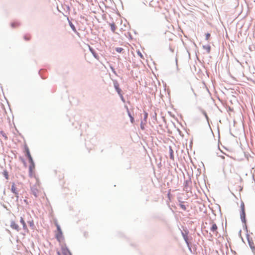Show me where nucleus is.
Here are the masks:
<instances>
[{"mask_svg": "<svg viewBox=\"0 0 255 255\" xmlns=\"http://www.w3.org/2000/svg\"><path fill=\"white\" fill-rule=\"evenodd\" d=\"M2 174L6 179H8V173L6 170L3 171Z\"/></svg>", "mask_w": 255, "mask_h": 255, "instance_id": "16", "label": "nucleus"}, {"mask_svg": "<svg viewBox=\"0 0 255 255\" xmlns=\"http://www.w3.org/2000/svg\"><path fill=\"white\" fill-rule=\"evenodd\" d=\"M129 116L130 117L131 122L132 123H133V118L132 117H131V116L130 115V114H129Z\"/></svg>", "mask_w": 255, "mask_h": 255, "instance_id": "30", "label": "nucleus"}, {"mask_svg": "<svg viewBox=\"0 0 255 255\" xmlns=\"http://www.w3.org/2000/svg\"><path fill=\"white\" fill-rule=\"evenodd\" d=\"M28 223H29V225L31 227H33L34 226V223H33V221H29Z\"/></svg>", "mask_w": 255, "mask_h": 255, "instance_id": "29", "label": "nucleus"}, {"mask_svg": "<svg viewBox=\"0 0 255 255\" xmlns=\"http://www.w3.org/2000/svg\"><path fill=\"white\" fill-rule=\"evenodd\" d=\"M137 54L141 58L144 59L143 55H142L141 52H140L139 51H137Z\"/></svg>", "mask_w": 255, "mask_h": 255, "instance_id": "25", "label": "nucleus"}, {"mask_svg": "<svg viewBox=\"0 0 255 255\" xmlns=\"http://www.w3.org/2000/svg\"><path fill=\"white\" fill-rule=\"evenodd\" d=\"M173 152L172 149L170 148V157L172 159H174V156H173Z\"/></svg>", "mask_w": 255, "mask_h": 255, "instance_id": "23", "label": "nucleus"}, {"mask_svg": "<svg viewBox=\"0 0 255 255\" xmlns=\"http://www.w3.org/2000/svg\"><path fill=\"white\" fill-rule=\"evenodd\" d=\"M28 160H29V162L30 163V164H34V161H33L32 157L29 158Z\"/></svg>", "mask_w": 255, "mask_h": 255, "instance_id": "27", "label": "nucleus"}, {"mask_svg": "<svg viewBox=\"0 0 255 255\" xmlns=\"http://www.w3.org/2000/svg\"><path fill=\"white\" fill-rule=\"evenodd\" d=\"M245 217H246L245 211H241V219L242 221L244 222H246Z\"/></svg>", "mask_w": 255, "mask_h": 255, "instance_id": "12", "label": "nucleus"}, {"mask_svg": "<svg viewBox=\"0 0 255 255\" xmlns=\"http://www.w3.org/2000/svg\"><path fill=\"white\" fill-rule=\"evenodd\" d=\"M180 207H181V208L182 209H183V210H186V206L183 204L182 202H181L180 204Z\"/></svg>", "mask_w": 255, "mask_h": 255, "instance_id": "19", "label": "nucleus"}, {"mask_svg": "<svg viewBox=\"0 0 255 255\" xmlns=\"http://www.w3.org/2000/svg\"><path fill=\"white\" fill-rule=\"evenodd\" d=\"M62 253L63 255H72L69 250L65 245H63L61 247Z\"/></svg>", "mask_w": 255, "mask_h": 255, "instance_id": "3", "label": "nucleus"}, {"mask_svg": "<svg viewBox=\"0 0 255 255\" xmlns=\"http://www.w3.org/2000/svg\"><path fill=\"white\" fill-rule=\"evenodd\" d=\"M147 116V113H145V117L146 118Z\"/></svg>", "mask_w": 255, "mask_h": 255, "instance_id": "32", "label": "nucleus"}, {"mask_svg": "<svg viewBox=\"0 0 255 255\" xmlns=\"http://www.w3.org/2000/svg\"><path fill=\"white\" fill-rule=\"evenodd\" d=\"M55 225L57 228V231L55 232V236L58 242H60L63 240V235L62 230L57 222H55Z\"/></svg>", "mask_w": 255, "mask_h": 255, "instance_id": "2", "label": "nucleus"}, {"mask_svg": "<svg viewBox=\"0 0 255 255\" xmlns=\"http://www.w3.org/2000/svg\"><path fill=\"white\" fill-rule=\"evenodd\" d=\"M11 191L14 193V194H17V192H16V187L15 186V184L14 183L12 184V186H11Z\"/></svg>", "mask_w": 255, "mask_h": 255, "instance_id": "15", "label": "nucleus"}, {"mask_svg": "<svg viewBox=\"0 0 255 255\" xmlns=\"http://www.w3.org/2000/svg\"><path fill=\"white\" fill-rule=\"evenodd\" d=\"M24 151L26 154V156L28 157V158L32 157L30 154L29 148L26 145H25L24 146Z\"/></svg>", "mask_w": 255, "mask_h": 255, "instance_id": "8", "label": "nucleus"}, {"mask_svg": "<svg viewBox=\"0 0 255 255\" xmlns=\"http://www.w3.org/2000/svg\"><path fill=\"white\" fill-rule=\"evenodd\" d=\"M57 254L58 255H61V253H60L59 251L57 252Z\"/></svg>", "mask_w": 255, "mask_h": 255, "instance_id": "31", "label": "nucleus"}, {"mask_svg": "<svg viewBox=\"0 0 255 255\" xmlns=\"http://www.w3.org/2000/svg\"><path fill=\"white\" fill-rule=\"evenodd\" d=\"M34 169H35V164H30L29 166V176L30 177H33L34 176Z\"/></svg>", "mask_w": 255, "mask_h": 255, "instance_id": "4", "label": "nucleus"}, {"mask_svg": "<svg viewBox=\"0 0 255 255\" xmlns=\"http://www.w3.org/2000/svg\"><path fill=\"white\" fill-rule=\"evenodd\" d=\"M90 51H91V52L92 53V54H93L94 56L97 58V59H99L98 58V56H97V55L96 54V53L95 52V51H94L93 49H92V48H91V47H90Z\"/></svg>", "mask_w": 255, "mask_h": 255, "instance_id": "18", "label": "nucleus"}, {"mask_svg": "<svg viewBox=\"0 0 255 255\" xmlns=\"http://www.w3.org/2000/svg\"><path fill=\"white\" fill-rule=\"evenodd\" d=\"M19 25H20V23L18 21H13V22H12L10 24L11 27L12 28L17 27L18 26H19Z\"/></svg>", "mask_w": 255, "mask_h": 255, "instance_id": "10", "label": "nucleus"}, {"mask_svg": "<svg viewBox=\"0 0 255 255\" xmlns=\"http://www.w3.org/2000/svg\"><path fill=\"white\" fill-rule=\"evenodd\" d=\"M203 48H204L205 49L207 50V51H208V52H210V50H211V47H210V46H209V45H207V46H203Z\"/></svg>", "mask_w": 255, "mask_h": 255, "instance_id": "20", "label": "nucleus"}, {"mask_svg": "<svg viewBox=\"0 0 255 255\" xmlns=\"http://www.w3.org/2000/svg\"><path fill=\"white\" fill-rule=\"evenodd\" d=\"M114 87L119 95H121V90L119 88V84L116 82L114 84Z\"/></svg>", "mask_w": 255, "mask_h": 255, "instance_id": "11", "label": "nucleus"}, {"mask_svg": "<svg viewBox=\"0 0 255 255\" xmlns=\"http://www.w3.org/2000/svg\"><path fill=\"white\" fill-rule=\"evenodd\" d=\"M217 226L216 225V224L213 223L212 224V226H211V231L214 233L215 234V235H217V233H218V232H217Z\"/></svg>", "mask_w": 255, "mask_h": 255, "instance_id": "5", "label": "nucleus"}, {"mask_svg": "<svg viewBox=\"0 0 255 255\" xmlns=\"http://www.w3.org/2000/svg\"><path fill=\"white\" fill-rule=\"evenodd\" d=\"M1 133L2 135V136L4 137L5 139H7V137L5 133H4L3 131H1Z\"/></svg>", "mask_w": 255, "mask_h": 255, "instance_id": "28", "label": "nucleus"}, {"mask_svg": "<svg viewBox=\"0 0 255 255\" xmlns=\"http://www.w3.org/2000/svg\"><path fill=\"white\" fill-rule=\"evenodd\" d=\"M205 36H206V40H208L210 37L211 35L209 33H207L206 34Z\"/></svg>", "mask_w": 255, "mask_h": 255, "instance_id": "26", "label": "nucleus"}, {"mask_svg": "<svg viewBox=\"0 0 255 255\" xmlns=\"http://www.w3.org/2000/svg\"><path fill=\"white\" fill-rule=\"evenodd\" d=\"M32 194L35 197H38V191L36 189H33L32 190Z\"/></svg>", "mask_w": 255, "mask_h": 255, "instance_id": "14", "label": "nucleus"}, {"mask_svg": "<svg viewBox=\"0 0 255 255\" xmlns=\"http://www.w3.org/2000/svg\"><path fill=\"white\" fill-rule=\"evenodd\" d=\"M70 25L71 27V28L74 30V31H76V28L75 26L72 24V23L70 22Z\"/></svg>", "mask_w": 255, "mask_h": 255, "instance_id": "24", "label": "nucleus"}, {"mask_svg": "<svg viewBox=\"0 0 255 255\" xmlns=\"http://www.w3.org/2000/svg\"><path fill=\"white\" fill-rule=\"evenodd\" d=\"M116 50L117 52H118L119 53H121L123 50V49L121 47H118V48H116Z\"/></svg>", "mask_w": 255, "mask_h": 255, "instance_id": "22", "label": "nucleus"}, {"mask_svg": "<svg viewBox=\"0 0 255 255\" xmlns=\"http://www.w3.org/2000/svg\"><path fill=\"white\" fill-rule=\"evenodd\" d=\"M248 242L249 244L250 245V248L252 249V252L254 253H255V244L252 240H250L249 239H248Z\"/></svg>", "mask_w": 255, "mask_h": 255, "instance_id": "7", "label": "nucleus"}, {"mask_svg": "<svg viewBox=\"0 0 255 255\" xmlns=\"http://www.w3.org/2000/svg\"><path fill=\"white\" fill-rule=\"evenodd\" d=\"M10 227L11 228L16 230L17 231L19 230V227L18 225L14 221H12L11 222Z\"/></svg>", "mask_w": 255, "mask_h": 255, "instance_id": "6", "label": "nucleus"}, {"mask_svg": "<svg viewBox=\"0 0 255 255\" xmlns=\"http://www.w3.org/2000/svg\"><path fill=\"white\" fill-rule=\"evenodd\" d=\"M241 211H245V205L243 202H242L241 204Z\"/></svg>", "mask_w": 255, "mask_h": 255, "instance_id": "21", "label": "nucleus"}, {"mask_svg": "<svg viewBox=\"0 0 255 255\" xmlns=\"http://www.w3.org/2000/svg\"><path fill=\"white\" fill-rule=\"evenodd\" d=\"M111 30L113 32H115V30L116 29V26L114 23H111L110 24Z\"/></svg>", "mask_w": 255, "mask_h": 255, "instance_id": "13", "label": "nucleus"}, {"mask_svg": "<svg viewBox=\"0 0 255 255\" xmlns=\"http://www.w3.org/2000/svg\"><path fill=\"white\" fill-rule=\"evenodd\" d=\"M24 39L25 40H29L31 38V36L29 35V34H25L24 35Z\"/></svg>", "mask_w": 255, "mask_h": 255, "instance_id": "17", "label": "nucleus"}, {"mask_svg": "<svg viewBox=\"0 0 255 255\" xmlns=\"http://www.w3.org/2000/svg\"><path fill=\"white\" fill-rule=\"evenodd\" d=\"M20 222L21 223V224L22 225V226H23V229L24 230H26L27 229V226H26V223L24 220V219L22 218V217H21L20 218Z\"/></svg>", "mask_w": 255, "mask_h": 255, "instance_id": "9", "label": "nucleus"}, {"mask_svg": "<svg viewBox=\"0 0 255 255\" xmlns=\"http://www.w3.org/2000/svg\"><path fill=\"white\" fill-rule=\"evenodd\" d=\"M235 171L234 164L231 160L227 161L224 164L223 172L225 175H229L232 174Z\"/></svg>", "mask_w": 255, "mask_h": 255, "instance_id": "1", "label": "nucleus"}]
</instances>
